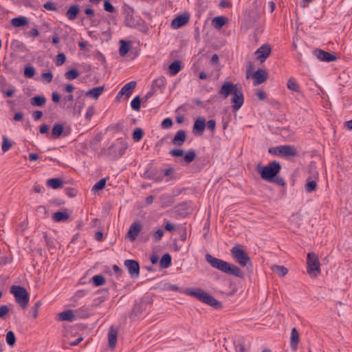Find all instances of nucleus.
<instances>
[{
  "instance_id": "052dcab7",
  "label": "nucleus",
  "mask_w": 352,
  "mask_h": 352,
  "mask_svg": "<svg viewBox=\"0 0 352 352\" xmlns=\"http://www.w3.org/2000/svg\"><path fill=\"white\" fill-rule=\"evenodd\" d=\"M1 91L4 97L10 98L14 96L15 89H14V87H12L11 88H10L7 90H4V89H1Z\"/></svg>"
},
{
  "instance_id": "2f4dec72",
  "label": "nucleus",
  "mask_w": 352,
  "mask_h": 352,
  "mask_svg": "<svg viewBox=\"0 0 352 352\" xmlns=\"http://www.w3.org/2000/svg\"><path fill=\"white\" fill-rule=\"evenodd\" d=\"M63 181L58 177L50 179L47 181V185L53 189H58L63 186Z\"/></svg>"
},
{
  "instance_id": "9d476101",
  "label": "nucleus",
  "mask_w": 352,
  "mask_h": 352,
  "mask_svg": "<svg viewBox=\"0 0 352 352\" xmlns=\"http://www.w3.org/2000/svg\"><path fill=\"white\" fill-rule=\"evenodd\" d=\"M272 48L270 45L264 44L261 45L254 52L256 58L260 63H263L270 56L271 54Z\"/></svg>"
},
{
  "instance_id": "37998d69",
  "label": "nucleus",
  "mask_w": 352,
  "mask_h": 352,
  "mask_svg": "<svg viewBox=\"0 0 352 352\" xmlns=\"http://www.w3.org/2000/svg\"><path fill=\"white\" fill-rule=\"evenodd\" d=\"M196 157L195 151L193 149H190L187 151L186 155L184 157V161L186 164H190L192 162Z\"/></svg>"
},
{
  "instance_id": "7c9ffc66",
  "label": "nucleus",
  "mask_w": 352,
  "mask_h": 352,
  "mask_svg": "<svg viewBox=\"0 0 352 352\" xmlns=\"http://www.w3.org/2000/svg\"><path fill=\"white\" fill-rule=\"evenodd\" d=\"M69 215L66 211H58L54 213L52 219L56 222L65 221L69 219Z\"/></svg>"
},
{
  "instance_id": "1a4fd4ad",
  "label": "nucleus",
  "mask_w": 352,
  "mask_h": 352,
  "mask_svg": "<svg viewBox=\"0 0 352 352\" xmlns=\"http://www.w3.org/2000/svg\"><path fill=\"white\" fill-rule=\"evenodd\" d=\"M239 86L238 84H233L231 82L226 81L219 90V94L223 99L227 98L230 94H232Z\"/></svg>"
},
{
  "instance_id": "4c0bfd02",
  "label": "nucleus",
  "mask_w": 352,
  "mask_h": 352,
  "mask_svg": "<svg viewBox=\"0 0 352 352\" xmlns=\"http://www.w3.org/2000/svg\"><path fill=\"white\" fill-rule=\"evenodd\" d=\"M272 270L280 277L285 276L288 273V270L282 265H274L272 266Z\"/></svg>"
},
{
  "instance_id": "b1692460",
  "label": "nucleus",
  "mask_w": 352,
  "mask_h": 352,
  "mask_svg": "<svg viewBox=\"0 0 352 352\" xmlns=\"http://www.w3.org/2000/svg\"><path fill=\"white\" fill-rule=\"evenodd\" d=\"M104 90V86H99L89 89L85 93V96L98 99Z\"/></svg>"
},
{
  "instance_id": "2eb2a0df",
  "label": "nucleus",
  "mask_w": 352,
  "mask_h": 352,
  "mask_svg": "<svg viewBox=\"0 0 352 352\" xmlns=\"http://www.w3.org/2000/svg\"><path fill=\"white\" fill-rule=\"evenodd\" d=\"M190 14L185 12L176 16L171 22V26L174 29H178L188 23Z\"/></svg>"
},
{
  "instance_id": "9b49d317",
  "label": "nucleus",
  "mask_w": 352,
  "mask_h": 352,
  "mask_svg": "<svg viewBox=\"0 0 352 352\" xmlns=\"http://www.w3.org/2000/svg\"><path fill=\"white\" fill-rule=\"evenodd\" d=\"M142 230V223L139 221H135L130 226V228L126 233V237L129 238L131 241H134L137 239Z\"/></svg>"
},
{
  "instance_id": "8fccbe9b",
  "label": "nucleus",
  "mask_w": 352,
  "mask_h": 352,
  "mask_svg": "<svg viewBox=\"0 0 352 352\" xmlns=\"http://www.w3.org/2000/svg\"><path fill=\"white\" fill-rule=\"evenodd\" d=\"M144 131L140 128H136L133 133V138L135 142H139L144 135Z\"/></svg>"
},
{
  "instance_id": "79ce46f5",
  "label": "nucleus",
  "mask_w": 352,
  "mask_h": 352,
  "mask_svg": "<svg viewBox=\"0 0 352 352\" xmlns=\"http://www.w3.org/2000/svg\"><path fill=\"white\" fill-rule=\"evenodd\" d=\"M76 315L79 318H87L89 317V309L86 307H80L76 310Z\"/></svg>"
},
{
  "instance_id": "f704fd0d",
  "label": "nucleus",
  "mask_w": 352,
  "mask_h": 352,
  "mask_svg": "<svg viewBox=\"0 0 352 352\" xmlns=\"http://www.w3.org/2000/svg\"><path fill=\"white\" fill-rule=\"evenodd\" d=\"M171 256L168 253L163 254L162 256L160 265L162 268H168L171 265Z\"/></svg>"
},
{
  "instance_id": "c85d7f7f",
  "label": "nucleus",
  "mask_w": 352,
  "mask_h": 352,
  "mask_svg": "<svg viewBox=\"0 0 352 352\" xmlns=\"http://www.w3.org/2000/svg\"><path fill=\"white\" fill-rule=\"evenodd\" d=\"M136 86V82L135 81H131L126 85H124L121 90L124 92L125 94L126 98H128L131 94H132L133 91L135 88Z\"/></svg>"
},
{
  "instance_id": "3c124183",
  "label": "nucleus",
  "mask_w": 352,
  "mask_h": 352,
  "mask_svg": "<svg viewBox=\"0 0 352 352\" xmlns=\"http://www.w3.org/2000/svg\"><path fill=\"white\" fill-rule=\"evenodd\" d=\"M35 74V69L32 65H27L24 69V76L27 78H32Z\"/></svg>"
},
{
  "instance_id": "f3484780",
  "label": "nucleus",
  "mask_w": 352,
  "mask_h": 352,
  "mask_svg": "<svg viewBox=\"0 0 352 352\" xmlns=\"http://www.w3.org/2000/svg\"><path fill=\"white\" fill-rule=\"evenodd\" d=\"M184 293H185L187 295L193 296L200 302H202L204 296L206 294V292H204L203 289L200 288H186Z\"/></svg>"
},
{
  "instance_id": "680f3d73",
  "label": "nucleus",
  "mask_w": 352,
  "mask_h": 352,
  "mask_svg": "<svg viewBox=\"0 0 352 352\" xmlns=\"http://www.w3.org/2000/svg\"><path fill=\"white\" fill-rule=\"evenodd\" d=\"M236 351V352H245V344L241 340H238L234 344Z\"/></svg>"
},
{
  "instance_id": "f03ea898",
  "label": "nucleus",
  "mask_w": 352,
  "mask_h": 352,
  "mask_svg": "<svg viewBox=\"0 0 352 352\" xmlns=\"http://www.w3.org/2000/svg\"><path fill=\"white\" fill-rule=\"evenodd\" d=\"M281 166L276 161H273L265 166L261 164H258L256 166V170L260 174L261 177L267 182L273 180L274 177L278 175Z\"/></svg>"
},
{
  "instance_id": "13d9d810",
  "label": "nucleus",
  "mask_w": 352,
  "mask_h": 352,
  "mask_svg": "<svg viewBox=\"0 0 352 352\" xmlns=\"http://www.w3.org/2000/svg\"><path fill=\"white\" fill-rule=\"evenodd\" d=\"M41 302L37 301L34 303V306L32 307V316L34 318H36L38 314V310L41 307Z\"/></svg>"
},
{
  "instance_id": "f257e3e1",
  "label": "nucleus",
  "mask_w": 352,
  "mask_h": 352,
  "mask_svg": "<svg viewBox=\"0 0 352 352\" xmlns=\"http://www.w3.org/2000/svg\"><path fill=\"white\" fill-rule=\"evenodd\" d=\"M206 261L213 267L222 272L233 275L236 277L243 278V271L236 265L227 261L213 257L210 254H206Z\"/></svg>"
},
{
  "instance_id": "39448f33",
  "label": "nucleus",
  "mask_w": 352,
  "mask_h": 352,
  "mask_svg": "<svg viewBox=\"0 0 352 352\" xmlns=\"http://www.w3.org/2000/svg\"><path fill=\"white\" fill-rule=\"evenodd\" d=\"M307 271L314 277L320 274V263L318 255L314 252H309L307 255Z\"/></svg>"
},
{
  "instance_id": "58836bf2",
  "label": "nucleus",
  "mask_w": 352,
  "mask_h": 352,
  "mask_svg": "<svg viewBox=\"0 0 352 352\" xmlns=\"http://www.w3.org/2000/svg\"><path fill=\"white\" fill-rule=\"evenodd\" d=\"M43 239L45 241L46 245L51 248L54 249L56 248V241L54 238L50 236L46 232L43 233Z\"/></svg>"
},
{
  "instance_id": "6ab92c4d",
  "label": "nucleus",
  "mask_w": 352,
  "mask_h": 352,
  "mask_svg": "<svg viewBox=\"0 0 352 352\" xmlns=\"http://www.w3.org/2000/svg\"><path fill=\"white\" fill-rule=\"evenodd\" d=\"M202 302L212 307L214 309H220L223 307L220 301L214 298L212 296L206 293Z\"/></svg>"
},
{
  "instance_id": "4be33fe9",
  "label": "nucleus",
  "mask_w": 352,
  "mask_h": 352,
  "mask_svg": "<svg viewBox=\"0 0 352 352\" xmlns=\"http://www.w3.org/2000/svg\"><path fill=\"white\" fill-rule=\"evenodd\" d=\"M118 331L116 328L111 326L108 332V340H109V346L111 349L115 348L117 343V338H118Z\"/></svg>"
},
{
  "instance_id": "bf43d9fd",
  "label": "nucleus",
  "mask_w": 352,
  "mask_h": 352,
  "mask_svg": "<svg viewBox=\"0 0 352 352\" xmlns=\"http://www.w3.org/2000/svg\"><path fill=\"white\" fill-rule=\"evenodd\" d=\"M281 146H276V147H270L268 149V152L270 154L278 155L281 157Z\"/></svg>"
},
{
  "instance_id": "69168bd1",
  "label": "nucleus",
  "mask_w": 352,
  "mask_h": 352,
  "mask_svg": "<svg viewBox=\"0 0 352 352\" xmlns=\"http://www.w3.org/2000/svg\"><path fill=\"white\" fill-rule=\"evenodd\" d=\"M10 309L7 305H2L0 307V318L3 319L4 317L9 313Z\"/></svg>"
},
{
  "instance_id": "72a5a7b5",
  "label": "nucleus",
  "mask_w": 352,
  "mask_h": 352,
  "mask_svg": "<svg viewBox=\"0 0 352 352\" xmlns=\"http://www.w3.org/2000/svg\"><path fill=\"white\" fill-rule=\"evenodd\" d=\"M181 68V62L179 60H175L169 65V73L171 76H175L179 72Z\"/></svg>"
},
{
  "instance_id": "6e6552de",
  "label": "nucleus",
  "mask_w": 352,
  "mask_h": 352,
  "mask_svg": "<svg viewBox=\"0 0 352 352\" xmlns=\"http://www.w3.org/2000/svg\"><path fill=\"white\" fill-rule=\"evenodd\" d=\"M123 14H124V23L126 27L133 28L135 26V21L133 19L134 10L129 5L124 4L123 6Z\"/></svg>"
},
{
  "instance_id": "ea45409f",
  "label": "nucleus",
  "mask_w": 352,
  "mask_h": 352,
  "mask_svg": "<svg viewBox=\"0 0 352 352\" xmlns=\"http://www.w3.org/2000/svg\"><path fill=\"white\" fill-rule=\"evenodd\" d=\"M91 282L94 286L99 287L103 285L105 283L106 280L102 275L99 274L94 276L91 278Z\"/></svg>"
},
{
  "instance_id": "393cba45",
  "label": "nucleus",
  "mask_w": 352,
  "mask_h": 352,
  "mask_svg": "<svg viewBox=\"0 0 352 352\" xmlns=\"http://www.w3.org/2000/svg\"><path fill=\"white\" fill-rule=\"evenodd\" d=\"M228 21V19L226 16H216L212 19V25L214 28L220 30L224 25L227 23Z\"/></svg>"
},
{
  "instance_id": "de8ad7c7",
  "label": "nucleus",
  "mask_w": 352,
  "mask_h": 352,
  "mask_svg": "<svg viewBox=\"0 0 352 352\" xmlns=\"http://www.w3.org/2000/svg\"><path fill=\"white\" fill-rule=\"evenodd\" d=\"M79 76V72L76 69H72L65 74V77L69 80L76 79Z\"/></svg>"
},
{
  "instance_id": "423d86ee",
  "label": "nucleus",
  "mask_w": 352,
  "mask_h": 352,
  "mask_svg": "<svg viewBox=\"0 0 352 352\" xmlns=\"http://www.w3.org/2000/svg\"><path fill=\"white\" fill-rule=\"evenodd\" d=\"M233 259L241 266L245 267L250 261L248 254L242 249L241 245H236L230 250Z\"/></svg>"
},
{
  "instance_id": "0eeeda50",
  "label": "nucleus",
  "mask_w": 352,
  "mask_h": 352,
  "mask_svg": "<svg viewBox=\"0 0 352 352\" xmlns=\"http://www.w3.org/2000/svg\"><path fill=\"white\" fill-rule=\"evenodd\" d=\"M232 95L231 102L232 103V108L234 111H237L244 102V96L241 85Z\"/></svg>"
},
{
  "instance_id": "09e8293b",
  "label": "nucleus",
  "mask_w": 352,
  "mask_h": 352,
  "mask_svg": "<svg viewBox=\"0 0 352 352\" xmlns=\"http://www.w3.org/2000/svg\"><path fill=\"white\" fill-rule=\"evenodd\" d=\"M6 342L8 345L12 346L16 342V337L13 331H9L6 334Z\"/></svg>"
},
{
  "instance_id": "412c9836",
  "label": "nucleus",
  "mask_w": 352,
  "mask_h": 352,
  "mask_svg": "<svg viewBox=\"0 0 352 352\" xmlns=\"http://www.w3.org/2000/svg\"><path fill=\"white\" fill-rule=\"evenodd\" d=\"M281 157H289L298 155V151L294 146L283 145L281 146Z\"/></svg>"
},
{
  "instance_id": "5701e85b",
  "label": "nucleus",
  "mask_w": 352,
  "mask_h": 352,
  "mask_svg": "<svg viewBox=\"0 0 352 352\" xmlns=\"http://www.w3.org/2000/svg\"><path fill=\"white\" fill-rule=\"evenodd\" d=\"M299 340V333L296 328H293L291 332L290 340L291 349L293 351H296L297 350Z\"/></svg>"
},
{
  "instance_id": "774afa93",
  "label": "nucleus",
  "mask_w": 352,
  "mask_h": 352,
  "mask_svg": "<svg viewBox=\"0 0 352 352\" xmlns=\"http://www.w3.org/2000/svg\"><path fill=\"white\" fill-rule=\"evenodd\" d=\"M184 151L182 149H173V150H171L169 153L173 157H182L184 155Z\"/></svg>"
},
{
  "instance_id": "bb28decb",
  "label": "nucleus",
  "mask_w": 352,
  "mask_h": 352,
  "mask_svg": "<svg viewBox=\"0 0 352 352\" xmlns=\"http://www.w3.org/2000/svg\"><path fill=\"white\" fill-rule=\"evenodd\" d=\"M11 25L16 28H19L28 25V20L25 16H19L13 18L11 21Z\"/></svg>"
},
{
  "instance_id": "aec40b11",
  "label": "nucleus",
  "mask_w": 352,
  "mask_h": 352,
  "mask_svg": "<svg viewBox=\"0 0 352 352\" xmlns=\"http://www.w3.org/2000/svg\"><path fill=\"white\" fill-rule=\"evenodd\" d=\"M186 140V133L184 130H179L172 140L173 145L182 146Z\"/></svg>"
},
{
  "instance_id": "7ed1b4c3",
  "label": "nucleus",
  "mask_w": 352,
  "mask_h": 352,
  "mask_svg": "<svg viewBox=\"0 0 352 352\" xmlns=\"http://www.w3.org/2000/svg\"><path fill=\"white\" fill-rule=\"evenodd\" d=\"M152 299L148 296H144L141 298L139 302L134 305L129 315L130 319L133 320H138L150 307Z\"/></svg>"
},
{
  "instance_id": "473e14b6",
  "label": "nucleus",
  "mask_w": 352,
  "mask_h": 352,
  "mask_svg": "<svg viewBox=\"0 0 352 352\" xmlns=\"http://www.w3.org/2000/svg\"><path fill=\"white\" fill-rule=\"evenodd\" d=\"M63 125L61 124H56L52 130V137L51 138L57 139L58 138L62 133H63Z\"/></svg>"
},
{
  "instance_id": "338daca9",
  "label": "nucleus",
  "mask_w": 352,
  "mask_h": 352,
  "mask_svg": "<svg viewBox=\"0 0 352 352\" xmlns=\"http://www.w3.org/2000/svg\"><path fill=\"white\" fill-rule=\"evenodd\" d=\"M65 192L69 197H74L77 195V190L74 188H66Z\"/></svg>"
},
{
  "instance_id": "5fc2aeb1",
  "label": "nucleus",
  "mask_w": 352,
  "mask_h": 352,
  "mask_svg": "<svg viewBox=\"0 0 352 352\" xmlns=\"http://www.w3.org/2000/svg\"><path fill=\"white\" fill-rule=\"evenodd\" d=\"M66 60V56L64 53H59L56 57L55 63L56 66H60L65 63Z\"/></svg>"
},
{
  "instance_id": "603ef678",
  "label": "nucleus",
  "mask_w": 352,
  "mask_h": 352,
  "mask_svg": "<svg viewBox=\"0 0 352 352\" xmlns=\"http://www.w3.org/2000/svg\"><path fill=\"white\" fill-rule=\"evenodd\" d=\"M12 147V142L3 136V142L1 146V150L3 153L7 152Z\"/></svg>"
},
{
  "instance_id": "ddd939ff",
  "label": "nucleus",
  "mask_w": 352,
  "mask_h": 352,
  "mask_svg": "<svg viewBox=\"0 0 352 352\" xmlns=\"http://www.w3.org/2000/svg\"><path fill=\"white\" fill-rule=\"evenodd\" d=\"M314 56L321 61L332 62L337 59L336 56L328 52L324 51L320 49H316L314 51Z\"/></svg>"
},
{
  "instance_id": "a19ab883",
  "label": "nucleus",
  "mask_w": 352,
  "mask_h": 352,
  "mask_svg": "<svg viewBox=\"0 0 352 352\" xmlns=\"http://www.w3.org/2000/svg\"><path fill=\"white\" fill-rule=\"evenodd\" d=\"M166 85V80L164 78H159L153 80L152 83V89L155 90L156 88L164 89Z\"/></svg>"
},
{
  "instance_id": "49530a36",
  "label": "nucleus",
  "mask_w": 352,
  "mask_h": 352,
  "mask_svg": "<svg viewBox=\"0 0 352 352\" xmlns=\"http://www.w3.org/2000/svg\"><path fill=\"white\" fill-rule=\"evenodd\" d=\"M107 179V177L102 178L101 179H100L98 182H96L94 184V186L92 188V190L98 191L100 190H102L105 187Z\"/></svg>"
},
{
  "instance_id": "e2e57ef3",
  "label": "nucleus",
  "mask_w": 352,
  "mask_h": 352,
  "mask_svg": "<svg viewBox=\"0 0 352 352\" xmlns=\"http://www.w3.org/2000/svg\"><path fill=\"white\" fill-rule=\"evenodd\" d=\"M173 126V120L170 118H165L161 124V126L163 129H168Z\"/></svg>"
},
{
  "instance_id": "20e7f679",
  "label": "nucleus",
  "mask_w": 352,
  "mask_h": 352,
  "mask_svg": "<svg viewBox=\"0 0 352 352\" xmlns=\"http://www.w3.org/2000/svg\"><path fill=\"white\" fill-rule=\"evenodd\" d=\"M10 292L13 294L16 302L22 309H25L28 307L30 295L25 287L12 285L10 287Z\"/></svg>"
},
{
  "instance_id": "4d7b16f0",
  "label": "nucleus",
  "mask_w": 352,
  "mask_h": 352,
  "mask_svg": "<svg viewBox=\"0 0 352 352\" xmlns=\"http://www.w3.org/2000/svg\"><path fill=\"white\" fill-rule=\"evenodd\" d=\"M44 8L50 11H57L58 7L56 3L49 1L43 5Z\"/></svg>"
},
{
  "instance_id": "cd10ccee",
  "label": "nucleus",
  "mask_w": 352,
  "mask_h": 352,
  "mask_svg": "<svg viewBox=\"0 0 352 352\" xmlns=\"http://www.w3.org/2000/svg\"><path fill=\"white\" fill-rule=\"evenodd\" d=\"M58 318L59 320L62 321H73L76 316L72 310L68 309L60 312L58 314Z\"/></svg>"
},
{
  "instance_id": "c756f323",
  "label": "nucleus",
  "mask_w": 352,
  "mask_h": 352,
  "mask_svg": "<svg viewBox=\"0 0 352 352\" xmlns=\"http://www.w3.org/2000/svg\"><path fill=\"white\" fill-rule=\"evenodd\" d=\"M46 103L44 96H36L30 99V104L34 107H43Z\"/></svg>"
},
{
  "instance_id": "4468645a",
  "label": "nucleus",
  "mask_w": 352,
  "mask_h": 352,
  "mask_svg": "<svg viewBox=\"0 0 352 352\" xmlns=\"http://www.w3.org/2000/svg\"><path fill=\"white\" fill-rule=\"evenodd\" d=\"M126 148L127 144L123 141H120L111 146L109 148V151L110 153H114L116 157H120L124 154Z\"/></svg>"
},
{
  "instance_id": "a211bd4d",
  "label": "nucleus",
  "mask_w": 352,
  "mask_h": 352,
  "mask_svg": "<svg viewBox=\"0 0 352 352\" xmlns=\"http://www.w3.org/2000/svg\"><path fill=\"white\" fill-rule=\"evenodd\" d=\"M206 126V120L204 118H198L194 122L192 132L194 134L202 135Z\"/></svg>"
},
{
  "instance_id": "c9c22d12",
  "label": "nucleus",
  "mask_w": 352,
  "mask_h": 352,
  "mask_svg": "<svg viewBox=\"0 0 352 352\" xmlns=\"http://www.w3.org/2000/svg\"><path fill=\"white\" fill-rule=\"evenodd\" d=\"M120 46L119 48V53L121 56H124L130 50V43L128 41H125L124 40H121L120 41Z\"/></svg>"
},
{
  "instance_id": "dca6fc26",
  "label": "nucleus",
  "mask_w": 352,
  "mask_h": 352,
  "mask_svg": "<svg viewBox=\"0 0 352 352\" xmlns=\"http://www.w3.org/2000/svg\"><path fill=\"white\" fill-rule=\"evenodd\" d=\"M268 76V72L265 69H258L252 74V77L254 78V85L256 86L262 84L267 80Z\"/></svg>"
},
{
  "instance_id": "c03bdc74",
  "label": "nucleus",
  "mask_w": 352,
  "mask_h": 352,
  "mask_svg": "<svg viewBox=\"0 0 352 352\" xmlns=\"http://www.w3.org/2000/svg\"><path fill=\"white\" fill-rule=\"evenodd\" d=\"M317 187L316 182L314 180H311L310 177H308L307 179V183L305 185V190L307 192H311L315 191Z\"/></svg>"
},
{
  "instance_id": "a18cd8bd",
  "label": "nucleus",
  "mask_w": 352,
  "mask_h": 352,
  "mask_svg": "<svg viewBox=\"0 0 352 352\" xmlns=\"http://www.w3.org/2000/svg\"><path fill=\"white\" fill-rule=\"evenodd\" d=\"M131 108L135 111H140L141 108V98L140 96H135L131 102Z\"/></svg>"
},
{
  "instance_id": "6e6d98bb",
  "label": "nucleus",
  "mask_w": 352,
  "mask_h": 352,
  "mask_svg": "<svg viewBox=\"0 0 352 352\" xmlns=\"http://www.w3.org/2000/svg\"><path fill=\"white\" fill-rule=\"evenodd\" d=\"M104 10L110 13L116 11L115 7L111 4L109 0H104Z\"/></svg>"
},
{
  "instance_id": "0e129e2a",
  "label": "nucleus",
  "mask_w": 352,
  "mask_h": 352,
  "mask_svg": "<svg viewBox=\"0 0 352 352\" xmlns=\"http://www.w3.org/2000/svg\"><path fill=\"white\" fill-rule=\"evenodd\" d=\"M269 182L275 183L281 186H283L285 184L284 179L281 177L278 176V175H276V176L274 177L273 180H270Z\"/></svg>"
},
{
  "instance_id": "e433bc0d",
  "label": "nucleus",
  "mask_w": 352,
  "mask_h": 352,
  "mask_svg": "<svg viewBox=\"0 0 352 352\" xmlns=\"http://www.w3.org/2000/svg\"><path fill=\"white\" fill-rule=\"evenodd\" d=\"M287 87L289 89L293 91L300 92V87L294 77H290L289 78Z\"/></svg>"
},
{
  "instance_id": "864d4df0",
  "label": "nucleus",
  "mask_w": 352,
  "mask_h": 352,
  "mask_svg": "<svg viewBox=\"0 0 352 352\" xmlns=\"http://www.w3.org/2000/svg\"><path fill=\"white\" fill-rule=\"evenodd\" d=\"M164 235V231L162 229H158L157 231L152 233V237L154 242L160 241Z\"/></svg>"
},
{
  "instance_id": "a878e982",
  "label": "nucleus",
  "mask_w": 352,
  "mask_h": 352,
  "mask_svg": "<svg viewBox=\"0 0 352 352\" xmlns=\"http://www.w3.org/2000/svg\"><path fill=\"white\" fill-rule=\"evenodd\" d=\"M80 12V7L78 5L71 6L66 12V16L69 20H74Z\"/></svg>"
},
{
  "instance_id": "f8f14e48",
  "label": "nucleus",
  "mask_w": 352,
  "mask_h": 352,
  "mask_svg": "<svg viewBox=\"0 0 352 352\" xmlns=\"http://www.w3.org/2000/svg\"><path fill=\"white\" fill-rule=\"evenodd\" d=\"M131 277H138L140 275L139 263L133 259H126L124 262Z\"/></svg>"
}]
</instances>
